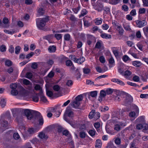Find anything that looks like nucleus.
I'll use <instances>...</instances> for the list:
<instances>
[{"mask_svg": "<svg viewBox=\"0 0 148 148\" xmlns=\"http://www.w3.org/2000/svg\"><path fill=\"white\" fill-rule=\"evenodd\" d=\"M115 143L117 145H119L121 143V139L119 138H117L114 141Z\"/></svg>", "mask_w": 148, "mask_h": 148, "instance_id": "79ce46f5", "label": "nucleus"}, {"mask_svg": "<svg viewBox=\"0 0 148 148\" xmlns=\"http://www.w3.org/2000/svg\"><path fill=\"white\" fill-rule=\"evenodd\" d=\"M13 137L14 139L17 140L20 138V136L18 133H14L13 135Z\"/></svg>", "mask_w": 148, "mask_h": 148, "instance_id": "09e8293b", "label": "nucleus"}, {"mask_svg": "<svg viewBox=\"0 0 148 148\" xmlns=\"http://www.w3.org/2000/svg\"><path fill=\"white\" fill-rule=\"evenodd\" d=\"M80 8V6L79 5L77 8L73 9V10L75 14H77Z\"/></svg>", "mask_w": 148, "mask_h": 148, "instance_id": "c03bdc74", "label": "nucleus"}, {"mask_svg": "<svg viewBox=\"0 0 148 148\" xmlns=\"http://www.w3.org/2000/svg\"><path fill=\"white\" fill-rule=\"evenodd\" d=\"M17 90H12L11 91V94L13 95H16L18 94Z\"/></svg>", "mask_w": 148, "mask_h": 148, "instance_id": "e2e57ef3", "label": "nucleus"}, {"mask_svg": "<svg viewBox=\"0 0 148 148\" xmlns=\"http://www.w3.org/2000/svg\"><path fill=\"white\" fill-rule=\"evenodd\" d=\"M6 104V102L5 99H2L0 101V104L2 108H3L5 106Z\"/></svg>", "mask_w": 148, "mask_h": 148, "instance_id": "a19ab883", "label": "nucleus"}, {"mask_svg": "<svg viewBox=\"0 0 148 148\" xmlns=\"http://www.w3.org/2000/svg\"><path fill=\"white\" fill-rule=\"evenodd\" d=\"M148 78V75L145 74L143 75L142 76V80L145 82L146 81V80Z\"/></svg>", "mask_w": 148, "mask_h": 148, "instance_id": "6e6d98bb", "label": "nucleus"}, {"mask_svg": "<svg viewBox=\"0 0 148 148\" xmlns=\"http://www.w3.org/2000/svg\"><path fill=\"white\" fill-rule=\"evenodd\" d=\"M101 142L100 140L98 139L96 142L95 147L96 148H100L101 147Z\"/></svg>", "mask_w": 148, "mask_h": 148, "instance_id": "a211bd4d", "label": "nucleus"}, {"mask_svg": "<svg viewBox=\"0 0 148 148\" xmlns=\"http://www.w3.org/2000/svg\"><path fill=\"white\" fill-rule=\"evenodd\" d=\"M38 136L41 139L44 138L46 139L48 138L47 136L43 132H40L38 134Z\"/></svg>", "mask_w": 148, "mask_h": 148, "instance_id": "4be33fe9", "label": "nucleus"}, {"mask_svg": "<svg viewBox=\"0 0 148 148\" xmlns=\"http://www.w3.org/2000/svg\"><path fill=\"white\" fill-rule=\"evenodd\" d=\"M95 39L94 37L92 36H88V40L87 41V43L88 45H90L92 42V40Z\"/></svg>", "mask_w": 148, "mask_h": 148, "instance_id": "aec40b11", "label": "nucleus"}, {"mask_svg": "<svg viewBox=\"0 0 148 148\" xmlns=\"http://www.w3.org/2000/svg\"><path fill=\"white\" fill-rule=\"evenodd\" d=\"M32 74L30 72H27L26 74V77L29 79H31L32 78Z\"/></svg>", "mask_w": 148, "mask_h": 148, "instance_id": "f704fd0d", "label": "nucleus"}, {"mask_svg": "<svg viewBox=\"0 0 148 148\" xmlns=\"http://www.w3.org/2000/svg\"><path fill=\"white\" fill-rule=\"evenodd\" d=\"M100 117L99 113L98 112H96L94 114V116L93 118L94 120H97L99 119Z\"/></svg>", "mask_w": 148, "mask_h": 148, "instance_id": "37998d69", "label": "nucleus"}, {"mask_svg": "<svg viewBox=\"0 0 148 148\" xmlns=\"http://www.w3.org/2000/svg\"><path fill=\"white\" fill-rule=\"evenodd\" d=\"M12 62L10 60H8L5 61V65L8 66H10L12 65Z\"/></svg>", "mask_w": 148, "mask_h": 148, "instance_id": "72a5a7b5", "label": "nucleus"}, {"mask_svg": "<svg viewBox=\"0 0 148 148\" xmlns=\"http://www.w3.org/2000/svg\"><path fill=\"white\" fill-rule=\"evenodd\" d=\"M123 96L124 99L123 101V104L126 106L130 105L133 101L132 97L127 93H124L123 94Z\"/></svg>", "mask_w": 148, "mask_h": 148, "instance_id": "20e7f679", "label": "nucleus"}, {"mask_svg": "<svg viewBox=\"0 0 148 148\" xmlns=\"http://www.w3.org/2000/svg\"><path fill=\"white\" fill-rule=\"evenodd\" d=\"M40 96V94L38 93L33 95L32 96V99L34 101L37 102L39 100L38 96Z\"/></svg>", "mask_w": 148, "mask_h": 148, "instance_id": "2eb2a0df", "label": "nucleus"}, {"mask_svg": "<svg viewBox=\"0 0 148 148\" xmlns=\"http://www.w3.org/2000/svg\"><path fill=\"white\" fill-rule=\"evenodd\" d=\"M0 124H1V129L5 130L8 129V122L7 121L4 120H2L0 121Z\"/></svg>", "mask_w": 148, "mask_h": 148, "instance_id": "1a4fd4ad", "label": "nucleus"}, {"mask_svg": "<svg viewBox=\"0 0 148 148\" xmlns=\"http://www.w3.org/2000/svg\"><path fill=\"white\" fill-rule=\"evenodd\" d=\"M73 84V82L71 80H68L66 83V85L69 86H71Z\"/></svg>", "mask_w": 148, "mask_h": 148, "instance_id": "052dcab7", "label": "nucleus"}, {"mask_svg": "<svg viewBox=\"0 0 148 148\" xmlns=\"http://www.w3.org/2000/svg\"><path fill=\"white\" fill-rule=\"evenodd\" d=\"M20 92L21 94L23 96H25L27 94V93L26 90L23 87L21 88Z\"/></svg>", "mask_w": 148, "mask_h": 148, "instance_id": "7c9ffc66", "label": "nucleus"}, {"mask_svg": "<svg viewBox=\"0 0 148 148\" xmlns=\"http://www.w3.org/2000/svg\"><path fill=\"white\" fill-rule=\"evenodd\" d=\"M117 27L118 29H119V32L120 34L123 33L124 30L121 26H118Z\"/></svg>", "mask_w": 148, "mask_h": 148, "instance_id": "13d9d810", "label": "nucleus"}, {"mask_svg": "<svg viewBox=\"0 0 148 148\" xmlns=\"http://www.w3.org/2000/svg\"><path fill=\"white\" fill-rule=\"evenodd\" d=\"M6 49V46L4 45H2L0 46V50L1 52L5 51Z\"/></svg>", "mask_w": 148, "mask_h": 148, "instance_id": "de8ad7c7", "label": "nucleus"}, {"mask_svg": "<svg viewBox=\"0 0 148 148\" xmlns=\"http://www.w3.org/2000/svg\"><path fill=\"white\" fill-rule=\"evenodd\" d=\"M101 38L106 39L111 38V35L107 34L105 33H102L101 34Z\"/></svg>", "mask_w": 148, "mask_h": 148, "instance_id": "dca6fc26", "label": "nucleus"}, {"mask_svg": "<svg viewBox=\"0 0 148 148\" xmlns=\"http://www.w3.org/2000/svg\"><path fill=\"white\" fill-rule=\"evenodd\" d=\"M22 112H23L25 114L24 116H26L28 119H31L33 117L30 110L28 109H22Z\"/></svg>", "mask_w": 148, "mask_h": 148, "instance_id": "423d86ee", "label": "nucleus"}, {"mask_svg": "<svg viewBox=\"0 0 148 148\" xmlns=\"http://www.w3.org/2000/svg\"><path fill=\"white\" fill-rule=\"evenodd\" d=\"M83 99V97L80 95L77 96L75 98V100L71 102L70 105L73 108H79V107L80 104V102Z\"/></svg>", "mask_w": 148, "mask_h": 148, "instance_id": "7ed1b4c3", "label": "nucleus"}, {"mask_svg": "<svg viewBox=\"0 0 148 148\" xmlns=\"http://www.w3.org/2000/svg\"><path fill=\"white\" fill-rule=\"evenodd\" d=\"M123 26L124 29L126 30L130 31L131 30L130 26L128 23H124L123 24Z\"/></svg>", "mask_w": 148, "mask_h": 148, "instance_id": "a878e982", "label": "nucleus"}, {"mask_svg": "<svg viewBox=\"0 0 148 148\" xmlns=\"http://www.w3.org/2000/svg\"><path fill=\"white\" fill-rule=\"evenodd\" d=\"M49 17L46 16L45 18H38L36 19V25L37 27L40 29L44 31H47L49 29L46 27H44L46 23L49 20Z\"/></svg>", "mask_w": 148, "mask_h": 148, "instance_id": "f257e3e1", "label": "nucleus"}, {"mask_svg": "<svg viewBox=\"0 0 148 148\" xmlns=\"http://www.w3.org/2000/svg\"><path fill=\"white\" fill-rule=\"evenodd\" d=\"M34 113L37 116V119L39 122V125H42L43 124L44 120L40 113L36 111H34Z\"/></svg>", "mask_w": 148, "mask_h": 148, "instance_id": "39448f33", "label": "nucleus"}, {"mask_svg": "<svg viewBox=\"0 0 148 148\" xmlns=\"http://www.w3.org/2000/svg\"><path fill=\"white\" fill-rule=\"evenodd\" d=\"M65 115L66 116L72 118L73 116V109L69 107H67L65 112Z\"/></svg>", "mask_w": 148, "mask_h": 148, "instance_id": "0eeeda50", "label": "nucleus"}, {"mask_svg": "<svg viewBox=\"0 0 148 148\" xmlns=\"http://www.w3.org/2000/svg\"><path fill=\"white\" fill-rule=\"evenodd\" d=\"M96 132L95 129L90 130L88 132L89 134L92 137L94 136Z\"/></svg>", "mask_w": 148, "mask_h": 148, "instance_id": "bb28decb", "label": "nucleus"}, {"mask_svg": "<svg viewBox=\"0 0 148 148\" xmlns=\"http://www.w3.org/2000/svg\"><path fill=\"white\" fill-rule=\"evenodd\" d=\"M76 76L77 79L80 78L81 75L78 69L76 70L75 71Z\"/></svg>", "mask_w": 148, "mask_h": 148, "instance_id": "a18cd8bd", "label": "nucleus"}, {"mask_svg": "<svg viewBox=\"0 0 148 148\" xmlns=\"http://www.w3.org/2000/svg\"><path fill=\"white\" fill-rule=\"evenodd\" d=\"M73 64V63L71 60H67L66 62V64L67 66H72Z\"/></svg>", "mask_w": 148, "mask_h": 148, "instance_id": "3c124183", "label": "nucleus"}, {"mask_svg": "<svg viewBox=\"0 0 148 148\" xmlns=\"http://www.w3.org/2000/svg\"><path fill=\"white\" fill-rule=\"evenodd\" d=\"M114 130L117 132L119 131L121 129V126L118 124H116L114 126Z\"/></svg>", "mask_w": 148, "mask_h": 148, "instance_id": "c85d7f7f", "label": "nucleus"}, {"mask_svg": "<svg viewBox=\"0 0 148 148\" xmlns=\"http://www.w3.org/2000/svg\"><path fill=\"white\" fill-rule=\"evenodd\" d=\"M38 93L40 94V100L44 102H46L47 100L46 97L44 95L43 92L42 90H41L40 92Z\"/></svg>", "mask_w": 148, "mask_h": 148, "instance_id": "f8f14e48", "label": "nucleus"}, {"mask_svg": "<svg viewBox=\"0 0 148 148\" xmlns=\"http://www.w3.org/2000/svg\"><path fill=\"white\" fill-rule=\"evenodd\" d=\"M133 65L135 66L139 67L141 64V62L138 61H135L132 62Z\"/></svg>", "mask_w": 148, "mask_h": 148, "instance_id": "cd10ccee", "label": "nucleus"}, {"mask_svg": "<svg viewBox=\"0 0 148 148\" xmlns=\"http://www.w3.org/2000/svg\"><path fill=\"white\" fill-rule=\"evenodd\" d=\"M137 122L141 123L142 124H145V120L144 116H141L139 117L136 120Z\"/></svg>", "mask_w": 148, "mask_h": 148, "instance_id": "ddd939ff", "label": "nucleus"}, {"mask_svg": "<svg viewBox=\"0 0 148 148\" xmlns=\"http://www.w3.org/2000/svg\"><path fill=\"white\" fill-rule=\"evenodd\" d=\"M101 43L99 41H97L96 43L95 47L99 49L101 47Z\"/></svg>", "mask_w": 148, "mask_h": 148, "instance_id": "680f3d73", "label": "nucleus"}, {"mask_svg": "<svg viewBox=\"0 0 148 148\" xmlns=\"http://www.w3.org/2000/svg\"><path fill=\"white\" fill-rule=\"evenodd\" d=\"M129 116L130 117H134L136 116V113L134 111H131L129 113Z\"/></svg>", "mask_w": 148, "mask_h": 148, "instance_id": "338daca9", "label": "nucleus"}, {"mask_svg": "<svg viewBox=\"0 0 148 148\" xmlns=\"http://www.w3.org/2000/svg\"><path fill=\"white\" fill-rule=\"evenodd\" d=\"M106 92L104 90H101V91L100 95L98 98V101L100 102H101L103 100V99L104 98L106 95Z\"/></svg>", "mask_w": 148, "mask_h": 148, "instance_id": "9d476101", "label": "nucleus"}, {"mask_svg": "<svg viewBox=\"0 0 148 148\" xmlns=\"http://www.w3.org/2000/svg\"><path fill=\"white\" fill-rule=\"evenodd\" d=\"M53 37V34H49L47 36H44L43 37V38L44 39L47 40H48V41L49 43H51V42L50 41V39L52 38Z\"/></svg>", "mask_w": 148, "mask_h": 148, "instance_id": "412c9836", "label": "nucleus"}, {"mask_svg": "<svg viewBox=\"0 0 148 148\" xmlns=\"http://www.w3.org/2000/svg\"><path fill=\"white\" fill-rule=\"evenodd\" d=\"M55 37L58 40H60L62 37V35L61 34H55Z\"/></svg>", "mask_w": 148, "mask_h": 148, "instance_id": "e433bc0d", "label": "nucleus"}, {"mask_svg": "<svg viewBox=\"0 0 148 148\" xmlns=\"http://www.w3.org/2000/svg\"><path fill=\"white\" fill-rule=\"evenodd\" d=\"M53 88L55 91H58L59 90L60 88L58 85H55L53 86Z\"/></svg>", "mask_w": 148, "mask_h": 148, "instance_id": "774afa93", "label": "nucleus"}, {"mask_svg": "<svg viewBox=\"0 0 148 148\" xmlns=\"http://www.w3.org/2000/svg\"><path fill=\"white\" fill-rule=\"evenodd\" d=\"M113 92V90L110 88H108L106 91V94L108 95L111 94Z\"/></svg>", "mask_w": 148, "mask_h": 148, "instance_id": "8fccbe9b", "label": "nucleus"}, {"mask_svg": "<svg viewBox=\"0 0 148 148\" xmlns=\"http://www.w3.org/2000/svg\"><path fill=\"white\" fill-rule=\"evenodd\" d=\"M17 85L16 83H12L10 84V88L12 89V90H15L16 88L17 87Z\"/></svg>", "mask_w": 148, "mask_h": 148, "instance_id": "5fc2aeb1", "label": "nucleus"}, {"mask_svg": "<svg viewBox=\"0 0 148 148\" xmlns=\"http://www.w3.org/2000/svg\"><path fill=\"white\" fill-rule=\"evenodd\" d=\"M136 23L138 27H142L147 25V22L145 20H138L136 21Z\"/></svg>", "mask_w": 148, "mask_h": 148, "instance_id": "6e6552de", "label": "nucleus"}, {"mask_svg": "<svg viewBox=\"0 0 148 148\" xmlns=\"http://www.w3.org/2000/svg\"><path fill=\"white\" fill-rule=\"evenodd\" d=\"M21 108H15L12 109L11 111L14 116H16V119L19 122L23 118L24 114L22 113Z\"/></svg>", "mask_w": 148, "mask_h": 148, "instance_id": "f03ea898", "label": "nucleus"}, {"mask_svg": "<svg viewBox=\"0 0 148 148\" xmlns=\"http://www.w3.org/2000/svg\"><path fill=\"white\" fill-rule=\"evenodd\" d=\"M131 74V72L129 70H127L124 73L123 76L126 78L129 77Z\"/></svg>", "mask_w": 148, "mask_h": 148, "instance_id": "c756f323", "label": "nucleus"}, {"mask_svg": "<svg viewBox=\"0 0 148 148\" xmlns=\"http://www.w3.org/2000/svg\"><path fill=\"white\" fill-rule=\"evenodd\" d=\"M133 79L134 82H138L140 80V78L138 76L135 75L133 77Z\"/></svg>", "mask_w": 148, "mask_h": 148, "instance_id": "4d7b16f0", "label": "nucleus"}, {"mask_svg": "<svg viewBox=\"0 0 148 148\" xmlns=\"http://www.w3.org/2000/svg\"><path fill=\"white\" fill-rule=\"evenodd\" d=\"M21 49V47L19 46H18L16 47L15 48V53L16 54H18L20 52V51Z\"/></svg>", "mask_w": 148, "mask_h": 148, "instance_id": "58836bf2", "label": "nucleus"}, {"mask_svg": "<svg viewBox=\"0 0 148 148\" xmlns=\"http://www.w3.org/2000/svg\"><path fill=\"white\" fill-rule=\"evenodd\" d=\"M102 20L103 19L101 18L100 19H99L98 18H97L95 20V24L97 25H99L101 24L102 22Z\"/></svg>", "mask_w": 148, "mask_h": 148, "instance_id": "473e14b6", "label": "nucleus"}, {"mask_svg": "<svg viewBox=\"0 0 148 148\" xmlns=\"http://www.w3.org/2000/svg\"><path fill=\"white\" fill-rule=\"evenodd\" d=\"M83 72L84 74H88L90 71V69L88 68H84L83 69Z\"/></svg>", "mask_w": 148, "mask_h": 148, "instance_id": "c9c22d12", "label": "nucleus"}, {"mask_svg": "<svg viewBox=\"0 0 148 148\" xmlns=\"http://www.w3.org/2000/svg\"><path fill=\"white\" fill-rule=\"evenodd\" d=\"M121 9L122 10H123L124 11H127L128 10V7L126 5H123L122 6Z\"/></svg>", "mask_w": 148, "mask_h": 148, "instance_id": "864d4df0", "label": "nucleus"}, {"mask_svg": "<svg viewBox=\"0 0 148 148\" xmlns=\"http://www.w3.org/2000/svg\"><path fill=\"white\" fill-rule=\"evenodd\" d=\"M32 68L34 69H36L38 67V64L36 62H33L32 64Z\"/></svg>", "mask_w": 148, "mask_h": 148, "instance_id": "0e129e2a", "label": "nucleus"}, {"mask_svg": "<svg viewBox=\"0 0 148 148\" xmlns=\"http://www.w3.org/2000/svg\"><path fill=\"white\" fill-rule=\"evenodd\" d=\"M70 35L68 34L64 35V39L65 40L69 41L70 40Z\"/></svg>", "mask_w": 148, "mask_h": 148, "instance_id": "2f4dec72", "label": "nucleus"}, {"mask_svg": "<svg viewBox=\"0 0 148 148\" xmlns=\"http://www.w3.org/2000/svg\"><path fill=\"white\" fill-rule=\"evenodd\" d=\"M87 13V11L85 9H83L81 11L80 14L79 15V17L80 18L81 17L83 16L86 15Z\"/></svg>", "mask_w": 148, "mask_h": 148, "instance_id": "5701e85b", "label": "nucleus"}, {"mask_svg": "<svg viewBox=\"0 0 148 148\" xmlns=\"http://www.w3.org/2000/svg\"><path fill=\"white\" fill-rule=\"evenodd\" d=\"M45 10L42 8H40L38 10V12L39 14L40 15H42L44 13Z\"/></svg>", "mask_w": 148, "mask_h": 148, "instance_id": "49530a36", "label": "nucleus"}, {"mask_svg": "<svg viewBox=\"0 0 148 148\" xmlns=\"http://www.w3.org/2000/svg\"><path fill=\"white\" fill-rule=\"evenodd\" d=\"M79 136L81 138H84L86 136V133L84 132H81L79 133Z\"/></svg>", "mask_w": 148, "mask_h": 148, "instance_id": "603ef678", "label": "nucleus"}, {"mask_svg": "<svg viewBox=\"0 0 148 148\" xmlns=\"http://www.w3.org/2000/svg\"><path fill=\"white\" fill-rule=\"evenodd\" d=\"M100 61L102 63H104L105 62V60L103 56H101L99 58Z\"/></svg>", "mask_w": 148, "mask_h": 148, "instance_id": "69168bd1", "label": "nucleus"}, {"mask_svg": "<svg viewBox=\"0 0 148 148\" xmlns=\"http://www.w3.org/2000/svg\"><path fill=\"white\" fill-rule=\"evenodd\" d=\"M97 92L96 91H92L90 92V94H88V98L90 99V96L91 97H95L97 96Z\"/></svg>", "mask_w": 148, "mask_h": 148, "instance_id": "6ab92c4d", "label": "nucleus"}, {"mask_svg": "<svg viewBox=\"0 0 148 148\" xmlns=\"http://www.w3.org/2000/svg\"><path fill=\"white\" fill-rule=\"evenodd\" d=\"M73 60L75 62L81 64L85 61V58L83 57H82L78 59L74 58H73Z\"/></svg>", "mask_w": 148, "mask_h": 148, "instance_id": "9b49d317", "label": "nucleus"}, {"mask_svg": "<svg viewBox=\"0 0 148 148\" xmlns=\"http://www.w3.org/2000/svg\"><path fill=\"white\" fill-rule=\"evenodd\" d=\"M132 106V108L134 110H135L136 112L138 113L139 110L137 106L134 104H133Z\"/></svg>", "mask_w": 148, "mask_h": 148, "instance_id": "ea45409f", "label": "nucleus"}, {"mask_svg": "<svg viewBox=\"0 0 148 148\" xmlns=\"http://www.w3.org/2000/svg\"><path fill=\"white\" fill-rule=\"evenodd\" d=\"M3 23L5 25H3V27L4 28H7L9 26V25L8 24V19L7 18H4L3 20Z\"/></svg>", "mask_w": 148, "mask_h": 148, "instance_id": "f3484780", "label": "nucleus"}, {"mask_svg": "<svg viewBox=\"0 0 148 148\" xmlns=\"http://www.w3.org/2000/svg\"><path fill=\"white\" fill-rule=\"evenodd\" d=\"M145 12L146 10L144 8H140L139 10L138 13L139 14H145Z\"/></svg>", "mask_w": 148, "mask_h": 148, "instance_id": "4c0bfd02", "label": "nucleus"}, {"mask_svg": "<svg viewBox=\"0 0 148 148\" xmlns=\"http://www.w3.org/2000/svg\"><path fill=\"white\" fill-rule=\"evenodd\" d=\"M95 113V110H92L89 113L88 115V117L89 119H91L94 118V114Z\"/></svg>", "mask_w": 148, "mask_h": 148, "instance_id": "393cba45", "label": "nucleus"}, {"mask_svg": "<svg viewBox=\"0 0 148 148\" xmlns=\"http://www.w3.org/2000/svg\"><path fill=\"white\" fill-rule=\"evenodd\" d=\"M123 60L124 62H126L130 60V58L127 55H125L123 57Z\"/></svg>", "mask_w": 148, "mask_h": 148, "instance_id": "bf43d9fd", "label": "nucleus"}, {"mask_svg": "<svg viewBox=\"0 0 148 148\" xmlns=\"http://www.w3.org/2000/svg\"><path fill=\"white\" fill-rule=\"evenodd\" d=\"M46 92L47 95L50 97H52L53 95V92L49 90L47 88L46 89Z\"/></svg>", "mask_w": 148, "mask_h": 148, "instance_id": "b1692460", "label": "nucleus"}, {"mask_svg": "<svg viewBox=\"0 0 148 148\" xmlns=\"http://www.w3.org/2000/svg\"><path fill=\"white\" fill-rule=\"evenodd\" d=\"M56 50V47L54 45L50 46L48 48V50L50 53L54 52Z\"/></svg>", "mask_w": 148, "mask_h": 148, "instance_id": "4468645a", "label": "nucleus"}]
</instances>
